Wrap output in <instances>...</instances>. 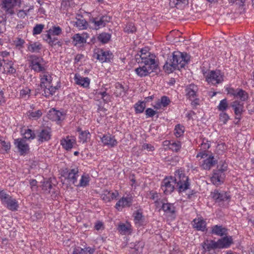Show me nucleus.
I'll return each mask as SVG.
<instances>
[{"instance_id":"obj_1","label":"nucleus","mask_w":254,"mask_h":254,"mask_svg":"<svg viewBox=\"0 0 254 254\" xmlns=\"http://www.w3.org/2000/svg\"><path fill=\"white\" fill-rule=\"evenodd\" d=\"M140 53L139 57L141 61H139L138 63L144 64L135 68V72L138 76L142 77L155 71L158 65L154 59L150 58V53L146 52L145 50L142 49Z\"/></svg>"},{"instance_id":"obj_2","label":"nucleus","mask_w":254,"mask_h":254,"mask_svg":"<svg viewBox=\"0 0 254 254\" xmlns=\"http://www.w3.org/2000/svg\"><path fill=\"white\" fill-rule=\"evenodd\" d=\"M190 59V56L186 53L176 51L173 53L172 56L168 59L165 65L164 69L167 73L172 72L175 70L184 67Z\"/></svg>"},{"instance_id":"obj_3","label":"nucleus","mask_w":254,"mask_h":254,"mask_svg":"<svg viewBox=\"0 0 254 254\" xmlns=\"http://www.w3.org/2000/svg\"><path fill=\"white\" fill-rule=\"evenodd\" d=\"M176 189L179 192H183L189 189L190 180L182 171L178 170L175 172Z\"/></svg>"},{"instance_id":"obj_4","label":"nucleus","mask_w":254,"mask_h":254,"mask_svg":"<svg viewBox=\"0 0 254 254\" xmlns=\"http://www.w3.org/2000/svg\"><path fill=\"white\" fill-rule=\"evenodd\" d=\"M27 61L29 64V67L32 70L39 72L45 70V67L42 63L43 62V59L35 55H27Z\"/></svg>"},{"instance_id":"obj_5","label":"nucleus","mask_w":254,"mask_h":254,"mask_svg":"<svg viewBox=\"0 0 254 254\" xmlns=\"http://www.w3.org/2000/svg\"><path fill=\"white\" fill-rule=\"evenodd\" d=\"M227 170V165L223 164L220 169L214 170L211 177V183L216 186H219L223 183L225 175L224 172Z\"/></svg>"},{"instance_id":"obj_6","label":"nucleus","mask_w":254,"mask_h":254,"mask_svg":"<svg viewBox=\"0 0 254 254\" xmlns=\"http://www.w3.org/2000/svg\"><path fill=\"white\" fill-rule=\"evenodd\" d=\"M206 81L209 84L215 85L224 80V73L219 70H211L205 75Z\"/></svg>"},{"instance_id":"obj_7","label":"nucleus","mask_w":254,"mask_h":254,"mask_svg":"<svg viewBox=\"0 0 254 254\" xmlns=\"http://www.w3.org/2000/svg\"><path fill=\"white\" fill-rule=\"evenodd\" d=\"M175 185V177H166L161 183V188L165 194H169L174 191Z\"/></svg>"},{"instance_id":"obj_8","label":"nucleus","mask_w":254,"mask_h":254,"mask_svg":"<svg viewBox=\"0 0 254 254\" xmlns=\"http://www.w3.org/2000/svg\"><path fill=\"white\" fill-rule=\"evenodd\" d=\"M20 3V0H2L1 8L6 14H14V8Z\"/></svg>"},{"instance_id":"obj_9","label":"nucleus","mask_w":254,"mask_h":254,"mask_svg":"<svg viewBox=\"0 0 254 254\" xmlns=\"http://www.w3.org/2000/svg\"><path fill=\"white\" fill-rule=\"evenodd\" d=\"M111 17L107 15L93 18L91 21L96 29L105 27L111 21Z\"/></svg>"},{"instance_id":"obj_10","label":"nucleus","mask_w":254,"mask_h":254,"mask_svg":"<svg viewBox=\"0 0 254 254\" xmlns=\"http://www.w3.org/2000/svg\"><path fill=\"white\" fill-rule=\"evenodd\" d=\"M14 144L17 148L20 155H25L28 153L29 151V145L26 143L24 139H16L14 140Z\"/></svg>"},{"instance_id":"obj_11","label":"nucleus","mask_w":254,"mask_h":254,"mask_svg":"<svg viewBox=\"0 0 254 254\" xmlns=\"http://www.w3.org/2000/svg\"><path fill=\"white\" fill-rule=\"evenodd\" d=\"M51 130L48 127H42L37 132V138L39 142L47 141L51 139Z\"/></svg>"},{"instance_id":"obj_12","label":"nucleus","mask_w":254,"mask_h":254,"mask_svg":"<svg viewBox=\"0 0 254 254\" xmlns=\"http://www.w3.org/2000/svg\"><path fill=\"white\" fill-rule=\"evenodd\" d=\"M228 93L233 95L235 98L239 99L241 102L246 101L249 98L248 93L242 89L238 88L237 89H230Z\"/></svg>"},{"instance_id":"obj_13","label":"nucleus","mask_w":254,"mask_h":254,"mask_svg":"<svg viewBox=\"0 0 254 254\" xmlns=\"http://www.w3.org/2000/svg\"><path fill=\"white\" fill-rule=\"evenodd\" d=\"M203 252L206 253L207 252H210L215 249H219L218 244L217 241L212 240H205L202 244Z\"/></svg>"},{"instance_id":"obj_14","label":"nucleus","mask_w":254,"mask_h":254,"mask_svg":"<svg viewBox=\"0 0 254 254\" xmlns=\"http://www.w3.org/2000/svg\"><path fill=\"white\" fill-rule=\"evenodd\" d=\"M197 91V86L194 84H190L186 87V95L190 100L195 99L197 97L196 93Z\"/></svg>"},{"instance_id":"obj_15","label":"nucleus","mask_w":254,"mask_h":254,"mask_svg":"<svg viewBox=\"0 0 254 254\" xmlns=\"http://www.w3.org/2000/svg\"><path fill=\"white\" fill-rule=\"evenodd\" d=\"M61 144L66 150H70L76 143V140L73 137L67 136L61 140Z\"/></svg>"},{"instance_id":"obj_16","label":"nucleus","mask_w":254,"mask_h":254,"mask_svg":"<svg viewBox=\"0 0 254 254\" xmlns=\"http://www.w3.org/2000/svg\"><path fill=\"white\" fill-rule=\"evenodd\" d=\"M113 58L112 53L110 51H104L103 50L98 51L96 55V58L102 63L109 62Z\"/></svg>"},{"instance_id":"obj_17","label":"nucleus","mask_w":254,"mask_h":254,"mask_svg":"<svg viewBox=\"0 0 254 254\" xmlns=\"http://www.w3.org/2000/svg\"><path fill=\"white\" fill-rule=\"evenodd\" d=\"M101 139L104 145L111 147H114L118 144V141L115 139V136L109 133L104 135L103 137H101Z\"/></svg>"},{"instance_id":"obj_18","label":"nucleus","mask_w":254,"mask_h":254,"mask_svg":"<svg viewBox=\"0 0 254 254\" xmlns=\"http://www.w3.org/2000/svg\"><path fill=\"white\" fill-rule=\"evenodd\" d=\"M79 170L78 168L75 167L69 169L67 172V176L66 178L72 183L75 186L77 183V178L78 177Z\"/></svg>"},{"instance_id":"obj_19","label":"nucleus","mask_w":254,"mask_h":254,"mask_svg":"<svg viewBox=\"0 0 254 254\" xmlns=\"http://www.w3.org/2000/svg\"><path fill=\"white\" fill-rule=\"evenodd\" d=\"M49 118L53 121H62L64 119V114L59 111L53 109L48 114Z\"/></svg>"},{"instance_id":"obj_20","label":"nucleus","mask_w":254,"mask_h":254,"mask_svg":"<svg viewBox=\"0 0 254 254\" xmlns=\"http://www.w3.org/2000/svg\"><path fill=\"white\" fill-rule=\"evenodd\" d=\"M132 203V198L131 197H123L117 202L115 207L119 210L121 207L130 206Z\"/></svg>"},{"instance_id":"obj_21","label":"nucleus","mask_w":254,"mask_h":254,"mask_svg":"<svg viewBox=\"0 0 254 254\" xmlns=\"http://www.w3.org/2000/svg\"><path fill=\"white\" fill-rule=\"evenodd\" d=\"M217 162L214 156L211 155L203 161L202 166L205 170H210L217 164Z\"/></svg>"},{"instance_id":"obj_22","label":"nucleus","mask_w":254,"mask_h":254,"mask_svg":"<svg viewBox=\"0 0 254 254\" xmlns=\"http://www.w3.org/2000/svg\"><path fill=\"white\" fill-rule=\"evenodd\" d=\"M40 88L41 90L43 91L42 95L46 98H49L53 96L57 89L56 87L52 85H50V87L49 86H41Z\"/></svg>"},{"instance_id":"obj_23","label":"nucleus","mask_w":254,"mask_h":254,"mask_svg":"<svg viewBox=\"0 0 254 254\" xmlns=\"http://www.w3.org/2000/svg\"><path fill=\"white\" fill-rule=\"evenodd\" d=\"M7 209L9 210L14 211H16L18 208V202L15 199L12 198L10 196L4 203Z\"/></svg>"},{"instance_id":"obj_24","label":"nucleus","mask_w":254,"mask_h":254,"mask_svg":"<svg viewBox=\"0 0 254 254\" xmlns=\"http://www.w3.org/2000/svg\"><path fill=\"white\" fill-rule=\"evenodd\" d=\"M159 206H161L162 209L167 213L173 214L175 212V207L173 204L165 202V200H162Z\"/></svg>"},{"instance_id":"obj_25","label":"nucleus","mask_w":254,"mask_h":254,"mask_svg":"<svg viewBox=\"0 0 254 254\" xmlns=\"http://www.w3.org/2000/svg\"><path fill=\"white\" fill-rule=\"evenodd\" d=\"M231 107L234 109L236 116L241 115L244 108V104L241 101L236 100L231 104Z\"/></svg>"},{"instance_id":"obj_26","label":"nucleus","mask_w":254,"mask_h":254,"mask_svg":"<svg viewBox=\"0 0 254 254\" xmlns=\"http://www.w3.org/2000/svg\"><path fill=\"white\" fill-rule=\"evenodd\" d=\"M219 249H223L229 247L232 243V239L231 237H224L217 241Z\"/></svg>"},{"instance_id":"obj_27","label":"nucleus","mask_w":254,"mask_h":254,"mask_svg":"<svg viewBox=\"0 0 254 254\" xmlns=\"http://www.w3.org/2000/svg\"><path fill=\"white\" fill-rule=\"evenodd\" d=\"M74 79L75 83L77 85L83 87H87L89 85L90 79L88 77H82L76 74Z\"/></svg>"},{"instance_id":"obj_28","label":"nucleus","mask_w":254,"mask_h":254,"mask_svg":"<svg viewBox=\"0 0 254 254\" xmlns=\"http://www.w3.org/2000/svg\"><path fill=\"white\" fill-rule=\"evenodd\" d=\"M118 195L117 191L111 192L110 191L106 190L104 191V193L101 195L102 199L106 202H110L112 200L116 198Z\"/></svg>"},{"instance_id":"obj_29","label":"nucleus","mask_w":254,"mask_h":254,"mask_svg":"<svg viewBox=\"0 0 254 254\" xmlns=\"http://www.w3.org/2000/svg\"><path fill=\"white\" fill-rule=\"evenodd\" d=\"M193 226L197 230L204 231L206 230V222L201 218L194 219L193 220Z\"/></svg>"},{"instance_id":"obj_30","label":"nucleus","mask_w":254,"mask_h":254,"mask_svg":"<svg viewBox=\"0 0 254 254\" xmlns=\"http://www.w3.org/2000/svg\"><path fill=\"white\" fill-rule=\"evenodd\" d=\"M212 197L217 202L227 200L230 199V196L226 192L220 193L217 190H215L212 194Z\"/></svg>"},{"instance_id":"obj_31","label":"nucleus","mask_w":254,"mask_h":254,"mask_svg":"<svg viewBox=\"0 0 254 254\" xmlns=\"http://www.w3.org/2000/svg\"><path fill=\"white\" fill-rule=\"evenodd\" d=\"M170 100L169 98L166 96H163L161 97L160 100H158L154 105V108L157 109H161L162 107H167L170 103Z\"/></svg>"},{"instance_id":"obj_32","label":"nucleus","mask_w":254,"mask_h":254,"mask_svg":"<svg viewBox=\"0 0 254 254\" xmlns=\"http://www.w3.org/2000/svg\"><path fill=\"white\" fill-rule=\"evenodd\" d=\"M227 230L222 226L215 225L212 227V233L218 236H222L227 235Z\"/></svg>"},{"instance_id":"obj_33","label":"nucleus","mask_w":254,"mask_h":254,"mask_svg":"<svg viewBox=\"0 0 254 254\" xmlns=\"http://www.w3.org/2000/svg\"><path fill=\"white\" fill-rule=\"evenodd\" d=\"M90 178L88 174L84 173L81 177L79 182L76 183L77 187H86L89 184Z\"/></svg>"},{"instance_id":"obj_34","label":"nucleus","mask_w":254,"mask_h":254,"mask_svg":"<svg viewBox=\"0 0 254 254\" xmlns=\"http://www.w3.org/2000/svg\"><path fill=\"white\" fill-rule=\"evenodd\" d=\"M188 3L187 0H170L169 3L171 7H176L178 9H182Z\"/></svg>"},{"instance_id":"obj_35","label":"nucleus","mask_w":254,"mask_h":254,"mask_svg":"<svg viewBox=\"0 0 254 254\" xmlns=\"http://www.w3.org/2000/svg\"><path fill=\"white\" fill-rule=\"evenodd\" d=\"M42 48V44L39 42L30 43L27 46L28 50L31 53H39Z\"/></svg>"},{"instance_id":"obj_36","label":"nucleus","mask_w":254,"mask_h":254,"mask_svg":"<svg viewBox=\"0 0 254 254\" xmlns=\"http://www.w3.org/2000/svg\"><path fill=\"white\" fill-rule=\"evenodd\" d=\"M94 252V249L90 247L82 249L78 247L74 249L73 254H92Z\"/></svg>"},{"instance_id":"obj_37","label":"nucleus","mask_w":254,"mask_h":254,"mask_svg":"<svg viewBox=\"0 0 254 254\" xmlns=\"http://www.w3.org/2000/svg\"><path fill=\"white\" fill-rule=\"evenodd\" d=\"M52 81V78L50 74L48 73H44L41 79L40 86H50Z\"/></svg>"},{"instance_id":"obj_38","label":"nucleus","mask_w":254,"mask_h":254,"mask_svg":"<svg viewBox=\"0 0 254 254\" xmlns=\"http://www.w3.org/2000/svg\"><path fill=\"white\" fill-rule=\"evenodd\" d=\"M86 37H84V36H82L81 34L77 33L73 35L72 39L74 42V45L76 46L78 44H83L86 42Z\"/></svg>"},{"instance_id":"obj_39","label":"nucleus","mask_w":254,"mask_h":254,"mask_svg":"<svg viewBox=\"0 0 254 254\" xmlns=\"http://www.w3.org/2000/svg\"><path fill=\"white\" fill-rule=\"evenodd\" d=\"M77 131L79 132V138L80 141L84 143L87 141V139L89 138L90 133L88 130H81L80 128H77Z\"/></svg>"},{"instance_id":"obj_40","label":"nucleus","mask_w":254,"mask_h":254,"mask_svg":"<svg viewBox=\"0 0 254 254\" xmlns=\"http://www.w3.org/2000/svg\"><path fill=\"white\" fill-rule=\"evenodd\" d=\"M111 34L106 32H103L98 35L97 39L98 41H99L102 43L106 44L109 42L111 39Z\"/></svg>"},{"instance_id":"obj_41","label":"nucleus","mask_w":254,"mask_h":254,"mask_svg":"<svg viewBox=\"0 0 254 254\" xmlns=\"http://www.w3.org/2000/svg\"><path fill=\"white\" fill-rule=\"evenodd\" d=\"M27 114L29 117V119L37 120L41 117L42 112L40 110H38L35 111H29Z\"/></svg>"},{"instance_id":"obj_42","label":"nucleus","mask_w":254,"mask_h":254,"mask_svg":"<svg viewBox=\"0 0 254 254\" xmlns=\"http://www.w3.org/2000/svg\"><path fill=\"white\" fill-rule=\"evenodd\" d=\"M75 25L79 29L82 30L87 28L88 23L84 19H77Z\"/></svg>"},{"instance_id":"obj_43","label":"nucleus","mask_w":254,"mask_h":254,"mask_svg":"<svg viewBox=\"0 0 254 254\" xmlns=\"http://www.w3.org/2000/svg\"><path fill=\"white\" fill-rule=\"evenodd\" d=\"M126 90L124 86L119 83H117L116 85V90L114 92L116 96L119 97L121 96L123 94L125 93Z\"/></svg>"},{"instance_id":"obj_44","label":"nucleus","mask_w":254,"mask_h":254,"mask_svg":"<svg viewBox=\"0 0 254 254\" xmlns=\"http://www.w3.org/2000/svg\"><path fill=\"white\" fill-rule=\"evenodd\" d=\"M52 187L53 186L50 180H47L44 181L42 185V189L45 192L50 193Z\"/></svg>"},{"instance_id":"obj_45","label":"nucleus","mask_w":254,"mask_h":254,"mask_svg":"<svg viewBox=\"0 0 254 254\" xmlns=\"http://www.w3.org/2000/svg\"><path fill=\"white\" fill-rule=\"evenodd\" d=\"M182 147V144L180 141H172L170 150L174 152H178Z\"/></svg>"},{"instance_id":"obj_46","label":"nucleus","mask_w":254,"mask_h":254,"mask_svg":"<svg viewBox=\"0 0 254 254\" xmlns=\"http://www.w3.org/2000/svg\"><path fill=\"white\" fill-rule=\"evenodd\" d=\"M134 108L136 113H141L145 108V104L143 102H138L135 104Z\"/></svg>"},{"instance_id":"obj_47","label":"nucleus","mask_w":254,"mask_h":254,"mask_svg":"<svg viewBox=\"0 0 254 254\" xmlns=\"http://www.w3.org/2000/svg\"><path fill=\"white\" fill-rule=\"evenodd\" d=\"M98 95L100 96V98L103 99V101L106 103H109L111 101V96L106 91L100 92L98 93Z\"/></svg>"},{"instance_id":"obj_48","label":"nucleus","mask_w":254,"mask_h":254,"mask_svg":"<svg viewBox=\"0 0 254 254\" xmlns=\"http://www.w3.org/2000/svg\"><path fill=\"white\" fill-rule=\"evenodd\" d=\"M74 4L73 0H63L61 6L64 9H67L68 7L74 6Z\"/></svg>"},{"instance_id":"obj_49","label":"nucleus","mask_w":254,"mask_h":254,"mask_svg":"<svg viewBox=\"0 0 254 254\" xmlns=\"http://www.w3.org/2000/svg\"><path fill=\"white\" fill-rule=\"evenodd\" d=\"M184 127L180 125H177L175 128V134L177 137H180L183 135Z\"/></svg>"},{"instance_id":"obj_50","label":"nucleus","mask_w":254,"mask_h":254,"mask_svg":"<svg viewBox=\"0 0 254 254\" xmlns=\"http://www.w3.org/2000/svg\"><path fill=\"white\" fill-rule=\"evenodd\" d=\"M24 138L27 139H33L35 138L36 135L34 131L31 129H27L25 130L24 133Z\"/></svg>"},{"instance_id":"obj_51","label":"nucleus","mask_w":254,"mask_h":254,"mask_svg":"<svg viewBox=\"0 0 254 254\" xmlns=\"http://www.w3.org/2000/svg\"><path fill=\"white\" fill-rule=\"evenodd\" d=\"M130 226L129 224H121L118 227V230L121 233L126 234L130 231Z\"/></svg>"},{"instance_id":"obj_52","label":"nucleus","mask_w":254,"mask_h":254,"mask_svg":"<svg viewBox=\"0 0 254 254\" xmlns=\"http://www.w3.org/2000/svg\"><path fill=\"white\" fill-rule=\"evenodd\" d=\"M133 215L134 221H135V223L136 224L138 223L140 224L142 222V219L143 218L142 213L137 210L133 213Z\"/></svg>"},{"instance_id":"obj_53","label":"nucleus","mask_w":254,"mask_h":254,"mask_svg":"<svg viewBox=\"0 0 254 254\" xmlns=\"http://www.w3.org/2000/svg\"><path fill=\"white\" fill-rule=\"evenodd\" d=\"M228 106L227 101L226 99L222 100L218 106V109L219 111H224L226 110Z\"/></svg>"},{"instance_id":"obj_54","label":"nucleus","mask_w":254,"mask_h":254,"mask_svg":"<svg viewBox=\"0 0 254 254\" xmlns=\"http://www.w3.org/2000/svg\"><path fill=\"white\" fill-rule=\"evenodd\" d=\"M136 31V28L134 25L132 23L127 24L125 28V31L127 33H133Z\"/></svg>"},{"instance_id":"obj_55","label":"nucleus","mask_w":254,"mask_h":254,"mask_svg":"<svg viewBox=\"0 0 254 254\" xmlns=\"http://www.w3.org/2000/svg\"><path fill=\"white\" fill-rule=\"evenodd\" d=\"M50 33H51L53 36L55 35H59L62 33V29L59 26H53L52 29L49 30Z\"/></svg>"},{"instance_id":"obj_56","label":"nucleus","mask_w":254,"mask_h":254,"mask_svg":"<svg viewBox=\"0 0 254 254\" xmlns=\"http://www.w3.org/2000/svg\"><path fill=\"white\" fill-rule=\"evenodd\" d=\"M0 147L7 151L10 149V143L9 142H6L0 138Z\"/></svg>"},{"instance_id":"obj_57","label":"nucleus","mask_w":254,"mask_h":254,"mask_svg":"<svg viewBox=\"0 0 254 254\" xmlns=\"http://www.w3.org/2000/svg\"><path fill=\"white\" fill-rule=\"evenodd\" d=\"M151 193V198L153 200H155V203L157 206H159L160 204V202L162 200H160L159 198V195L157 192H150Z\"/></svg>"},{"instance_id":"obj_58","label":"nucleus","mask_w":254,"mask_h":254,"mask_svg":"<svg viewBox=\"0 0 254 254\" xmlns=\"http://www.w3.org/2000/svg\"><path fill=\"white\" fill-rule=\"evenodd\" d=\"M44 27V26L43 24H37L33 28V35H37L40 34L42 31Z\"/></svg>"},{"instance_id":"obj_59","label":"nucleus","mask_w":254,"mask_h":254,"mask_svg":"<svg viewBox=\"0 0 254 254\" xmlns=\"http://www.w3.org/2000/svg\"><path fill=\"white\" fill-rule=\"evenodd\" d=\"M229 119V116L226 113L222 112L219 115L220 121L223 124H226Z\"/></svg>"},{"instance_id":"obj_60","label":"nucleus","mask_w":254,"mask_h":254,"mask_svg":"<svg viewBox=\"0 0 254 254\" xmlns=\"http://www.w3.org/2000/svg\"><path fill=\"white\" fill-rule=\"evenodd\" d=\"M48 43L52 47H53L56 45H58L60 46H61V43L60 41L58 40V39L53 36H52L51 39L48 41Z\"/></svg>"},{"instance_id":"obj_61","label":"nucleus","mask_w":254,"mask_h":254,"mask_svg":"<svg viewBox=\"0 0 254 254\" xmlns=\"http://www.w3.org/2000/svg\"><path fill=\"white\" fill-rule=\"evenodd\" d=\"M30 91H31V90L28 88H25L21 90L20 91L21 97L23 98H26L27 96L28 97H29Z\"/></svg>"},{"instance_id":"obj_62","label":"nucleus","mask_w":254,"mask_h":254,"mask_svg":"<svg viewBox=\"0 0 254 254\" xmlns=\"http://www.w3.org/2000/svg\"><path fill=\"white\" fill-rule=\"evenodd\" d=\"M10 197V196L6 193H5L4 191H1L0 195V199L1 200L2 203H3Z\"/></svg>"},{"instance_id":"obj_63","label":"nucleus","mask_w":254,"mask_h":254,"mask_svg":"<svg viewBox=\"0 0 254 254\" xmlns=\"http://www.w3.org/2000/svg\"><path fill=\"white\" fill-rule=\"evenodd\" d=\"M156 114V112L151 108H147L145 111V114L148 117H152Z\"/></svg>"},{"instance_id":"obj_64","label":"nucleus","mask_w":254,"mask_h":254,"mask_svg":"<svg viewBox=\"0 0 254 254\" xmlns=\"http://www.w3.org/2000/svg\"><path fill=\"white\" fill-rule=\"evenodd\" d=\"M142 148L144 150H147L149 151L154 150V147L150 144L145 143L142 145Z\"/></svg>"}]
</instances>
